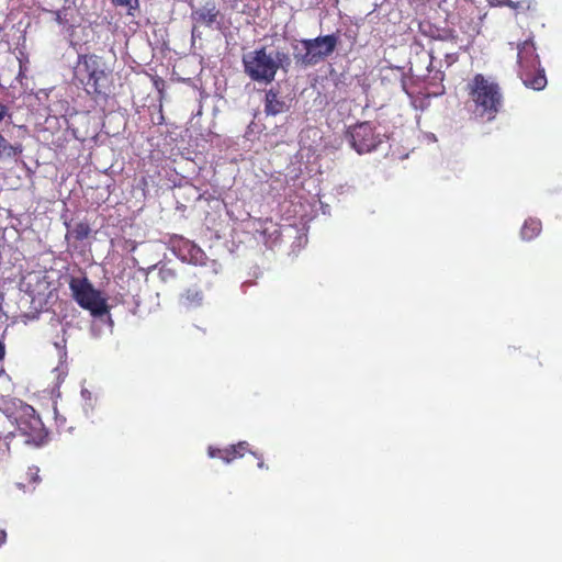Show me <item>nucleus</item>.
Wrapping results in <instances>:
<instances>
[{"label":"nucleus","mask_w":562,"mask_h":562,"mask_svg":"<svg viewBox=\"0 0 562 562\" xmlns=\"http://www.w3.org/2000/svg\"><path fill=\"white\" fill-rule=\"evenodd\" d=\"M74 76L94 100H106L114 91L112 65L94 53L78 55Z\"/></svg>","instance_id":"nucleus-1"},{"label":"nucleus","mask_w":562,"mask_h":562,"mask_svg":"<svg viewBox=\"0 0 562 562\" xmlns=\"http://www.w3.org/2000/svg\"><path fill=\"white\" fill-rule=\"evenodd\" d=\"M243 66L251 80L271 83L279 69L289 70L291 58L286 52H268L267 46H261L243 56Z\"/></svg>","instance_id":"nucleus-2"},{"label":"nucleus","mask_w":562,"mask_h":562,"mask_svg":"<svg viewBox=\"0 0 562 562\" xmlns=\"http://www.w3.org/2000/svg\"><path fill=\"white\" fill-rule=\"evenodd\" d=\"M468 94L476 117L493 121L503 108V93L497 82L476 74L468 83Z\"/></svg>","instance_id":"nucleus-3"},{"label":"nucleus","mask_w":562,"mask_h":562,"mask_svg":"<svg viewBox=\"0 0 562 562\" xmlns=\"http://www.w3.org/2000/svg\"><path fill=\"white\" fill-rule=\"evenodd\" d=\"M517 63L518 76L527 88L539 91L547 86L544 69L540 67V59L531 38L518 45Z\"/></svg>","instance_id":"nucleus-4"},{"label":"nucleus","mask_w":562,"mask_h":562,"mask_svg":"<svg viewBox=\"0 0 562 562\" xmlns=\"http://www.w3.org/2000/svg\"><path fill=\"white\" fill-rule=\"evenodd\" d=\"M69 289L77 304L93 316H103L109 313L106 300L102 297L99 290L94 289L87 277H71Z\"/></svg>","instance_id":"nucleus-5"},{"label":"nucleus","mask_w":562,"mask_h":562,"mask_svg":"<svg viewBox=\"0 0 562 562\" xmlns=\"http://www.w3.org/2000/svg\"><path fill=\"white\" fill-rule=\"evenodd\" d=\"M339 43L337 34L317 36L315 38L302 40L304 53L294 54L296 64L303 67L315 66L330 56Z\"/></svg>","instance_id":"nucleus-6"},{"label":"nucleus","mask_w":562,"mask_h":562,"mask_svg":"<svg viewBox=\"0 0 562 562\" xmlns=\"http://www.w3.org/2000/svg\"><path fill=\"white\" fill-rule=\"evenodd\" d=\"M350 144L358 154L370 153L380 144L379 136L369 122L355 125L350 132Z\"/></svg>","instance_id":"nucleus-7"},{"label":"nucleus","mask_w":562,"mask_h":562,"mask_svg":"<svg viewBox=\"0 0 562 562\" xmlns=\"http://www.w3.org/2000/svg\"><path fill=\"white\" fill-rule=\"evenodd\" d=\"M47 276L38 271L29 272L21 281L22 290L29 294L32 300L44 296L49 290Z\"/></svg>","instance_id":"nucleus-8"},{"label":"nucleus","mask_w":562,"mask_h":562,"mask_svg":"<svg viewBox=\"0 0 562 562\" xmlns=\"http://www.w3.org/2000/svg\"><path fill=\"white\" fill-rule=\"evenodd\" d=\"M247 452H250L249 445L246 441H240L227 448H209V456L211 458H218L225 463H231L236 459L243 458Z\"/></svg>","instance_id":"nucleus-9"},{"label":"nucleus","mask_w":562,"mask_h":562,"mask_svg":"<svg viewBox=\"0 0 562 562\" xmlns=\"http://www.w3.org/2000/svg\"><path fill=\"white\" fill-rule=\"evenodd\" d=\"M256 233L262 237L265 244H274L281 236L279 224L271 218L258 220Z\"/></svg>","instance_id":"nucleus-10"},{"label":"nucleus","mask_w":562,"mask_h":562,"mask_svg":"<svg viewBox=\"0 0 562 562\" xmlns=\"http://www.w3.org/2000/svg\"><path fill=\"white\" fill-rule=\"evenodd\" d=\"M220 11L214 4L212 7L204 5L192 13V19L196 25L211 27L217 20Z\"/></svg>","instance_id":"nucleus-11"},{"label":"nucleus","mask_w":562,"mask_h":562,"mask_svg":"<svg viewBox=\"0 0 562 562\" xmlns=\"http://www.w3.org/2000/svg\"><path fill=\"white\" fill-rule=\"evenodd\" d=\"M204 294L198 288H188L180 294V304L186 308H196L203 304Z\"/></svg>","instance_id":"nucleus-12"},{"label":"nucleus","mask_w":562,"mask_h":562,"mask_svg":"<svg viewBox=\"0 0 562 562\" xmlns=\"http://www.w3.org/2000/svg\"><path fill=\"white\" fill-rule=\"evenodd\" d=\"M285 102L279 98V92L270 89L266 92L265 112L268 115H277L284 111Z\"/></svg>","instance_id":"nucleus-13"},{"label":"nucleus","mask_w":562,"mask_h":562,"mask_svg":"<svg viewBox=\"0 0 562 562\" xmlns=\"http://www.w3.org/2000/svg\"><path fill=\"white\" fill-rule=\"evenodd\" d=\"M424 24H420L419 25V29L420 31L426 34V35H429L430 37L432 38H437V40H440V41H448V42H451L453 44H457L458 42V35L456 34V32L453 30H432V26L430 24H427L426 26L429 29V31H426L424 29Z\"/></svg>","instance_id":"nucleus-14"},{"label":"nucleus","mask_w":562,"mask_h":562,"mask_svg":"<svg viewBox=\"0 0 562 562\" xmlns=\"http://www.w3.org/2000/svg\"><path fill=\"white\" fill-rule=\"evenodd\" d=\"M542 229L541 221L538 218H528L525 221L520 235L524 240H531L536 238Z\"/></svg>","instance_id":"nucleus-15"},{"label":"nucleus","mask_w":562,"mask_h":562,"mask_svg":"<svg viewBox=\"0 0 562 562\" xmlns=\"http://www.w3.org/2000/svg\"><path fill=\"white\" fill-rule=\"evenodd\" d=\"M38 472L40 470L37 467L29 468L23 481L16 483L18 487L24 492L34 490L35 486L41 482Z\"/></svg>","instance_id":"nucleus-16"},{"label":"nucleus","mask_w":562,"mask_h":562,"mask_svg":"<svg viewBox=\"0 0 562 562\" xmlns=\"http://www.w3.org/2000/svg\"><path fill=\"white\" fill-rule=\"evenodd\" d=\"M22 151L21 143L10 144L0 133V158H13L21 155Z\"/></svg>","instance_id":"nucleus-17"},{"label":"nucleus","mask_w":562,"mask_h":562,"mask_svg":"<svg viewBox=\"0 0 562 562\" xmlns=\"http://www.w3.org/2000/svg\"><path fill=\"white\" fill-rule=\"evenodd\" d=\"M19 427L21 430H23L25 434H27L29 437H31V439L34 441L35 440L41 441L46 436V434H44V427H43V424H42L40 417H32L30 432L26 431L24 422H20Z\"/></svg>","instance_id":"nucleus-18"},{"label":"nucleus","mask_w":562,"mask_h":562,"mask_svg":"<svg viewBox=\"0 0 562 562\" xmlns=\"http://www.w3.org/2000/svg\"><path fill=\"white\" fill-rule=\"evenodd\" d=\"M155 268L158 270V279L164 284H173L177 281V270L169 263H159Z\"/></svg>","instance_id":"nucleus-19"},{"label":"nucleus","mask_w":562,"mask_h":562,"mask_svg":"<svg viewBox=\"0 0 562 562\" xmlns=\"http://www.w3.org/2000/svg\"><path fill=\"white\" fill-rule=\"evenodd\" d=\"M499 4L507 5L516 15H521L532 9L533 2L531 0H502Z\"/></svg>","instance_id":"nucleus-20"},{"label":"nucleus","mask_w":562,"mask_h":562,"mask_svg":"<svg viewBox=\"0 0 562 562\" xmlns=\"http://www.w3.org/2000/svg\"><path fill=\"white\" fill-rule=\"evenodd\" d=\"M90 233H91V228H90L89 224L86 222H79L72 228H70L68 231L67 236H70V237L75 238L76 240L81 241V240L88 238Z\"/></svg>","instance_id":"nucleus-21"},{"label":"nucleus","mask_w":562,"mask_h":562,"mask_svg":"<svg viewBox=\"0 0 562 562\" xmlns=\"http://www.w3.org/2000/svg\"><path fill=\"white\" fill-rule=\"evenodd\" d=\"M186 247L189 250L190 260L195 265L200 262L202 257L204 256L203 251L191 243H187Z\"/></svg>","instance_id":"nucleus-22"},{"label":"nucleus","mask_w":562,"mask_h":562,"mask_svg":"<svg viewBox=\"0 0 562 562\" xmlns=\"http://www.w3.org/2000/svg\"><path fill=\"white\" fill-rule=\"evenodd\" d=\"M111 1L115 5L127 8L128 14H134V11L138 10V8H139L138 0H111Z\"/></svg>","instance_id":"nucleus-23"},{"label":"nucleus","mask_w":562,"mask_h":562,"mask_svg":"<svg viewBox=\"0 0 562 562\" xmlns=\"http://www.w3.org/2000/svg\"><path fill=\"white\" fill-rule=\"evenodd\" d=\"M11 117L10 113H9V109L5 104H3L2 102H0V123L7 117Z\"/></svg>","instance_id":"nucleus-24"},{"label":"nucleus","mask_w":562,"mask_h":562,"mask_svg":"<svg viewBox=\"0 0 562 562\" xmlns=\"http://www.w3.org/2000/svg\"><path fill=\"white\" fill-rule=\"evenodd\" d=\"M457 59H458V55L456 53L446 54V63H447L448 66H450L453 63H456Z\"/></svg>","instance_id":"nucleus-25"},{"label":"nucleus","mask_w":562,"mask_h":562,"mask_svg":"<svg viewBox=\"0 0 562 562\" xmlns=\"http://www.w3.org/2000/svg\"><path fill=\"white\" fill-rule=\"evenodd\" d=\"M5 357V345L0 340V362L3 361Z\"/></svg>","instance_id":"nucleus-26"},{"label":"nucleus","mask_w":562,"mask_h":562,"mask_svg":"<svg viewBox=\"0 0 562 562\" xmlns=\"http://www.w3.org/2000/svg\"><path fill=\"white\" fill-rule=\"evenodd\" d=\"M7 541V532L3 529H0V547L3 546Z\"/></svg>","instance_id":"nucleus-27"},{"label":"nucleus","mask_w":562,"mask_h":562,"mask_svg":"<svg viewBox=\"0 0 562 562\" xmlns=\"http://www.w3.org/2000/svg\"><path fill=\"white\" fill-rule=\"evenodd\" d=\"M252 454L257 458V454L255 452H252ZM259 461H258V468L259 469H268V467L265 464V462L258 457Z\"/></svg>","instance_id":"nucleus-28"},{"label":"nucleus","mask_w":562,"mask_h":562,"mask_svg":"<svg viewBox=\"0 0 562 562\" xmlns=\"http://www.w3.org/2000/svg\"><path fill=\"white\" fill-rule=\"evenodd\" d=\"M2 31V26L0 25V32Z\"/></svg>","instance_id":"nucleus-29"}]
</instances>
